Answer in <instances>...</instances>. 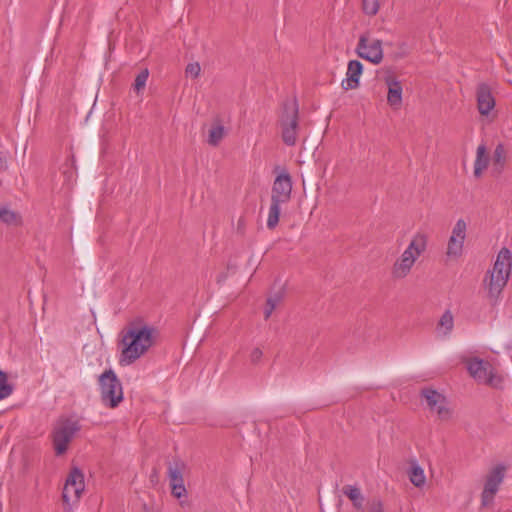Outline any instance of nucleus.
I'll return each mask as SVG.
<instances>
[{
    "instance_id": "1",
    "label": "nucleus",
    "mask_w": 512,
    "mask_h": 512,
    "mask_svg": "<svg viewBox=\"0 0 512 512\" xmlns=\"http://www.w3.org/2000/svg\"><path fill=\"white\" fill-rule=\"evenodd\" d=\"M119 336L121 348L119 363L126 366L136 362L154 346L158 331L142 320H135L123 328Z\"/></svg>"
},
{
    "instance_id": "2",
    "label": "nucleus",
    "mask_w": 512,
    "mask_h": 512,
    "mask_svg": "<svg viewBox=\"0 0 512 512\" xmlns=\"http://www.w3.org/2000/svg\"><path fill=\"white\" fill-rule=\"evenodd\" d=\"M512 269V254L503 247L494 262L492 269L488 270L482 280L485 297L491 305H496L508 283Z\"/></svg>"
},
{
    "instance_id": "3",
    "label": "nucleus",
    "mask_w": 512,
    "mask_h": 512,
    "mask_svg": "<svg viewBox=\"0 0 512 512\" xmlns=\"http://www.w3.org/2000/svg\"><path fill=\"white\" fill-rule=\"evenodd\" d=\"M428 236L417 232L411 239L407 248L395 260L391 268V276L395 280L406 278L412 271L417 259L426 251Z\"/></svg>"
},
{
    "instance_id": "4",
    "label": "nucleus",
    "mask_w": 512,
    "mask_h": 512,
    "mask_svg": "<svg viewBox=\"0 0 512 512\" xmlns=\"http://www.w3.org/2000/svg\"><path fill=\"white\" fill-rule=\"evenodd\" d=\"M292 180L288 172L280 173L274 180L271 191V204L268 213L267 227L273 230L279 222L280 206L291 198Z\"/></svg>"
},
{
    "instance_id": "5",
    "label": "nucleus",
    "mask_w": 512,
    "mask_h": 512,
    "mask_svg": "<svg viewBox=\"0 0 512 512\" xmlns=\"http://www.w3.org/2000/svg\"><path fill=\"white\" fill-rule=\"evenodd\" d=\"M299 112L296 100L284 103L283 112L279 119L281 137L287 146H294L298 136Z\"/></svg>"
},
{
    "instance_id": "6",
    "label": "nucleus",
    "mask_w": 512,
    "mask_h": 512,
    "mask_svg": "<svg viewBox=\"0 0 512 512\" xmlns=\"http://www.w3.org/2000/svg\"><path fill=\"white\" fill-rule=\"evenodd\" d=\"M467 369L470 376L479 384L498 388L502 383V377L489 361L471 358L467 361Z\"/></svg>"
},
{
    "instance_id": "7",
    "label": "nucleus",
    "mask_w": 512,
    "mask_h": 512,
    "mask_svg": "<svg viewBox=\"0 0 512 512\" xmlns=\"http://www.w3.org/2000/svg\"><path fill=\"white\" fill-rule=\"evenodd\" d=\"M102 402L110 408H116L123 400L120 380L113 370H106L99 376Z\"/></svg>"
},
{
    "instance_id": "8",
    "label": "nucleus",
    "mask_w": 512,
    "mask_h": 512,
    "mask_svg": "<svg viewBox=\"0 0 512 512\" xmlns=\"http://www.w3.org/2000/svg\"><path fill=\"white\" fill-rule=\"evenodd\" d=\"M80 430L79 422L73 419H59L53 429L52 438L56 455L66 452L69 443Z\"/></svg>"
},
{
    "instance_id": "9",
    "label": "nucleus",
    "mask_w": 512,
    "mask_h": 512,
    "mask_svg": "<svg viewBox=\"0 0 512 512\" xmlns=\"http://www.w3.org/2000/svg\"><path fill=\"white\" fill-rule=\"evenodd\" d=\"M356 53L364 60L373 64H379L383 60L382 41L372 39L368 32L363 33L359 37Z\"/></svg>"
},
{
    "instance_id": "10",
    "label": "nucleus",
    "mask_w": 512,
    "mask_h": 512,
    "mask_svg": "<svg viewBox=\"0 0 512 512\" xmlns=\"http://www.w3.org/2000/svg\"><path fill=\"white\" fill-rule=\"evenodd\" d=\"M85 488L84 475L78 468H73L64 485L62 498L67 506L76 504Z\"/></svg>"
},
{
    "instance_id": "11",
    "label": "nucleus",
    "mask_w": 512,
    "mask_h": 512,
    "mask_svg": "<svg viewBox=\"0 0 512 512\" xmlns=\"http://www.w3.org/2000/svg\"><path fill=\"white\" fill-rule=\"evenodd\" d=\"M187 466L185 462L176 459L169 462L167 466V477L171 489V495L177 499L187 496V489L184 484V472Z\"/></svg>"
},
{
    "instance_id": "12",
    "label": "nucleus",
    "mask_w": 512,
    "mask_h": 512,
    "mask_svg": "<svg viewBox=\"0 0 512 512\" xmlns=\"http://www.w3.org/2000/svg\"><path fill=\"white\" fill-rule=\"evenodd\" d=\"M421 396L430 412L436 414L439 420L447 421L451 418L452 411L444 395L434 389L424 388L421 391Z\"/></svg>"
},
{
    "instance_id": "13",
    "label": "nucleus",
    "mask_w": 512,
    "mask_h": 512,
    "mask_svg": "<svg viewBox=\"0 0 512 512\" xmlns=\"http://www.w3.org/2000/svg\"><path fill=\"white\" fill-rule=\"evenodd\" d=\"M467 223L463 219L456 221L448 239L446 256L449 259H458L463 254L466 239Z\"/></svg>"
},
{
    "instance_id": "14",
    "label": "nucleus",
    "mask_w": 512,
    "mask_h": 512,
    "mask_svg": "<svg viewBox=\"0 0 512 512\" xmlns=\"http://www.w3.org/2000/svg\"><path fill=\"white\" fill-rule=\"evenodd\" d=\"M504 471V467L497 466L487 475L481 496L482 506L488 507L493 503L494 496L498 491L499 485L503 481Z\"/></svg>"
},
{
    "instance_id": "15",
    "label": "nucleus",
    "mask_w": 512,
    "mask_h": 512,
    "mask_svg": "<svg viewBox=\"0 0 512 512\" xmlns=\"http://www.w3.org/2000/svg\"><path fill=\"white\" fill-rule=\"evenodd\" d=\"M477 109L482 116H488L495 107V99L491 88L486 83H480L476 88Z\"/></svg>"
},
{
    "instance_id": "16",
    "label": "nucleus",
    "mask_w": 512,
    "mask_h": 512,
    "mask_svg": "<svg viewBox=\"0 0 512 512\" xmlns=\"http://www.w3.org/2000/svg\"><path fill=\"white\" fill-rule=\"evenodd\" d=\"M388 86L387 103L394 109H400L402 105V86L394 77L389 76L385 79Z\"/></svg>"
},
{
    "instance_id": "17",
    "label": "nucleus",
    "mask_w": 512,
    "mask_h": 512,
    "mask_svg": "<svg viewBox=\"0 0 512 512\" xmlns=\"http://www.w3.org/2000/svg\"><path fill=\"white\" fill-rule=\"evenodd\" d=\"M363 66L358 60H351L347 66V78L342 82L345 90L356 89L359 86V77L362 74Z\"/></svg>"
},
{
    "instance_id": "18",
    "label": "nucleus",
    "mask_w": 512,
    "mask_h": 512,
    "mask_svg": "<svg viewBox=\"0 0 512 512\" xmlns=\"http://www.w3.org/2000/svg\"><path fill=\"white\" fill-rule=\"evenodd\" d=\"M227 135V129L220 117H215L208 129L207 143L210 146L217 147Z\"/></svg>"
},
{
    "instance_id": "19",
    "label": "nucleus",
    "mask_w": 512,
    "mask_h": 512,
    "mask_svg": "<svg viewBox=\"0 0 512 512\" xmlns=\"http://www.w3.org/2000/svg\"><path fill=\"white\" fill-rule=\"evenodd\" d=\"M490 163V156L485 144H480L476 150V157L474 161L473 175L476 179L483 176L484 171L488 168Z\"/></svg>"
},
{
    "instance_id": "20",
    "label": "nucleus",
    "mask_w": 512,
    "mask_h": 512,
    "mask_svg": "<svg viewBox=\"0 0 512 512\" xmlns=\"http://www.w3.org/2000/svg\"><path fill=\"white\" fill-rule=\"evenodd\" d=\"M492 173L499 175L505 168L506 160H507V152L502 143H499L493 152L492 155Z\"/></svg>"
},
{
    "instance_id": "21",
    "label": "nucleus",
    "mask_w": 512,
    "mask_h": 512,
    "mask_svg": "<svg viewBox=\"0 0 512 512\" xmlns=\"http://www.w3.org/2000/svg\"><path fill=\"white\" fill-rule=\"evenodd\" d=\"M454 328V316L450 310H446L436 325V333L440 337H448Z\"/></svg>"
},
{
    "instance_id": "22",
    "label": "nucleus",
    "mask_w": 512,
    "mask_h": 512,
    "mask_svg": "<svg viewBox=\"0 0 512 512\" xmlns=\"http://www.w3.org/2000/svg\"><path fill=\"white\" fill-rule=\"evenodd\" d=\"M342 493L348 497L355 509H363L364 497L359 487L345 485L342 487Z\"/></svg>"
},
{
    "instance_id": "23",
    "label": "nucleus",
    "mask_w": 512,
    "mask_h": 512,
    "mask_svg": "<svg viewBox=\"0 0 512 512\" xmlns=\"http://www.w3.org/2000/svg\"><path fill=\"white\" fill-rule=\"evenodd\" d=\"M409 479L414 486L418 488L423 487L426 482L424 470L418 464H413L409 473Z\"/></svg>"
},
{
    "instance_id": "24",
    "label": "nucleus",
    "mask_w": 512,
    "mask_h": 512,
    "mask_svg": "<svg viewBox=\"0 0 512 512\" xmlns=\"http://www.w3.org/2000/svg\"><path fill=\"white\" fill-rule=\"evenodd\" d=\"M286 294L285 284H280L277 288H274L268 296L266 302L277 308V306L283 301Z\"/></svg>"
},
{
    "instance_id": "25",
    "label": "nucleus",
    "mask_w": 512,
    "mask_h": 512,
    "mask_svg": "<svg viewBox=\"0 0 512 512\" xmlns=\"http://www.w3.org/2000/svg\"><path fill=\"white\" fill-rule=\"evenodd\" d=\"M0 220L8 225H19L20 216L7 208H0Z\"/></svg>"
},
{
    "instance_id": "26",
    "label": "nucleus",
    "mask_w": 512,
    "mask_h": 512,
    "mask_svg": "<svg viewBox=\"0 0 512 512\" xmlns=\"http://www.w3.org/2000/svg\"><path fill=\"white\" fill-rule=\"evenodd\" d=\"M13 392V386L8 382L5 372L0 370V401L9 397Z\"/></svg>"
},
{
    "instance_id": "27",
    "label": "nucleus",
    "mask_w": 512,
    "mask_h": 512,
    "mask_svg": "<svg viewBox=\"0 0 512 512\" xmlns=\"http://www.w3.org/2000/svg\"><path fill=\"white\" fill-rule=\"evenodd\" d=\"M380 9L379 0H362V11L367 16H375Z\"/></svg>"
},
{
    "instance_id": "28",
    "label": "nucleus",
    "mask_w": 512,
    "mask_h": 512,
    "mask_svg": "<svg viewBox=\"0 0 512 512\" xmlns=\"http://www.w3.org/2000/svg\"><path fill=\"white\" fill-rule=\"evenodd\" d=\"M149 72L147 69L142 70L135 78L134 81V90L139 93L145 88L146 81L148 79Z\"/></svg>"
},
{
    "instance_id": "29",
    "label": "nucleus",
    "mask_w": 512,
    "mask_h": 512,
    "mask_svg": "<svg viewBox=\"0 0 512 512\" xmlns=\"http://www.w3.org/2000/svg\"><path fill=\"white\" fill-rule=\"evenodd\" d=\"M201 73V66L198 62L189 63L186 66L185 74L187 77H191L193 79L198 78Z\"/></svg>"
},
{
    "instance_id": "30",
    "label": "nucleus",
    "mask_w": 512,
    "mask_h": 512,
    "mask_svg": "<svg viewBox=\"0 0 512 512\" xmlns=\"http://www.w3.org/2000/svg\"><path fill=\"white\" fill-rule=\"evenodd\" d=\"M262 356H263L262 350L260 348L256 347L250 353V356H249L250 362L252 364H258L261 361Z\"/></svg>"
},
{
    "instance_id": "31",
    "label": "nucleus",
    "mask_w": 512,
    "mask_h": 512,
    "mask_svg": "<svg viewBox=\"0 0 512 512\" xmlns=\"http://www.w3.org/2000/svg\"><path fill=\"white\" fill-rule=\"evenodd\" d=\"M65 166L67 167L66 170L63 171V173L65 175H67V177L70 179L72 178L73 176V166H74V158L73 157H70V159L67 161V163L65 164Z\"/></svg>"
},
{
    "instance_id": "32",
    "label": "nucleus",
    "mask_w": 512,
    "mask_h": 512,
    "mask_svg": "<svg viewBox=\"0 0 512 512\" xmlns=\"http://www.w3.org/2000/svg\"><path fill=\"white\" fill-rule=\"evenodd\" d=\"M368 512H383V505L380 501L373 502Z\"/></svg>"
},
{
    "instance_id": "33",
    "label": "nucleus",
    "mask_w": 512,
    "mask_h": 512,
    "mask_svg": "<svg viewBox=\"0 0 512 512\" xmlns=\"http://www.w3.org/2000/svg\"><path fill=\"white\" fill-rule=\"evenodd\" d=\"M275 309H276V307H274L271 304H267L266 303V306H265V309H264V318L268 319Z\"/></svg>"
},
{
    "instance_id": "34",
    "label": "nucleus",
    "mask_w": 512,
    "mask_h": 512,
    "mask_svg": "<svg viewBox=\"0 0 512 512\" xmlns=\"http://www.w3.org/2000/svg\"><path fill=\"white\" fill-rule=\"evenodd\" d=\"M6 164V157L4 154L0 153V168H4Z\"/></svg>"
}]
</instances>
